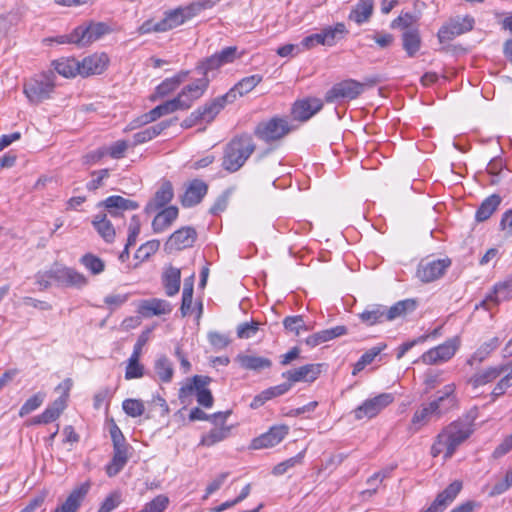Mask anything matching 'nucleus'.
I'll return each mask as SVG.
<instances>
[{"label": "nucleus", "mask_w": 512, "mask_h": 512, "mask_svg": "<svg viewBox=\"0 0 512 512\" xmlns=\"http://www.w3.org/2000/svg\"><path fill=\"white\" fill-rule=\"evenodd\" d=\"M374 0H359L355 7L351 10L348 19L361 25L369 21L373 14Z\"/></svg>", "instance_id": "obj_37"}, {"label": "nucleus", "mask_w": 512, "mask_h": 512, "mask_svg": "<svg viewBox=\"0 0 512 512\" xmlns=\"http://www.w3.org/2000/svg\"><path fill=\"white\" fill-rule=\"evenodd\" d=\"M323 107V102L319 98L309 97L297 100L291 109V114L295 120L304 122L318 113Z\"/></svg>", "instance_id": "obj_19"}, {"label": "nucleus", "mask_w": 512, "mask_h": 512, "mask_svg": "<svg viewBox=\"0 0 512 512\" xmlns=\"http://www.w3.org/2000/svg\"><path fill=\"white\" fill-rule=\"evenodd\" d=\"M54 74H43L25 83L24 94L33 104H38L48 99L54 90Z\"/></svg>", "instance_id": "obj_7"}, {"label": "nucleus", "mask_w": 512, "mask_h": 512, "mask_svg": "<svg viewBox=\"0 0 512 512\" xmlns=\"http://www.w3.org/2000/svg\"><path fill=\"white\" fill-rule=\"evenodd\" d=\"M291 130L292 128L285 118L273 117L259 122L254 129V135L266 143H272L284 138Z\"/></svg>", "instance_id": "obj_5"}, {"label": "nucleus", "mask_w": 512, "mask_h": 512, "mask_svg": "<svg viewBox=\"0 0 512 512\" xmlns=\"http://www.w3.org/2000/svg\"><path fill=\"white\" fill-rule=\"evenodd\" d=\"M191 8H178L166 13L165 17L160 20V30L163 32L174 29L182 25L186 20L192 17Z\"/></svg>", "instance_id": "obj_33"}, {"label": "nucleus", "mask_w": 512, "mask_h": 512, "mask_svg": "<svg viewBox=\"0 0 512 512\" xmlns=\"http://www.w3.org/2000/svg\"><path fill=\"white\" fill-rule=\"evenodd\" d=\"M193 299V284L185 283L183 292H182V303L180 307L181 315L183 317L187 316L190 313Z\"/></svg>", "instance_id": "obj_57"}, {"label": "nucleus", "mask_w": 512, "mask_h": 512, "mask_svg": "<svg viewBox=\"0 0 512 512\" xmlns=\"http://www.w3.org/2000/svg\"><path fill=\"white\" fill-rule=\"evenodd\" d=\"M237 360L242 368L247 370L260 371L270 368V359L256 355H238Z\"/></svg>", "instance_id": "obj_43"}, {"label": "nucleus", "mask_w": 512, "mask_h": 512, "mask_svg": "<svg viewBox=\"0 0 512 512\" xmlns=\"http://www.w3.org/2000/svg\"><path fill=\"white\" fill-rule=\"evenodd\" d=\"M512 296V280L498 283L494 286L492 293L480 303V305L490 310L492 307L497 306L500 302L510 299Z\"/></svg>", "instance_id": "obj_26"}, {"label": "nucleus", "mask_w": 512, "mask_h": 512, "mask_svg": "<svg viewBox=\"0 0 512 512\" xmlns=\"http://www.w3.org/2000/svg\"><path fill=\"white\" fill-rule=\"evenodd\" d=\"M229 433L230 427L228 426L216 427L202 436L200 445L208 447L213 446L226 439L229 436Z\"/></svg>", "instance_id": "obj_50"}, {"label": "nucleus", "mask_w": 512, "mask_h": 512, "mask_svg": "<svg viewBox=\"0 0 512 512\" xmlns=\"http://www.w3.org/2000/svg\"><path fill=\"white\" fill-rule=\"evenodd\" d=\"M169 503V499L165 495H158L151 502L147 503L144 510L147 512H163Z\"/></svg>", "instance_id": "obj_62"}, {"label": "nucleus", "mask_w": 512, "mask_h": 512, "mask_svg": "<svg viewBox=\"0 0 512 512\" xmlns=\"http://www.w3.org/2000/svg\"><path fill=\"white\" fill-rule=\"evenodd\" d=\"M450 265L451 260L449 258L421 261L417 268V277L426 283L435 281L443 276Z\"/></svg>", "instance_id": "obj_16"}, {"label": "nucleus", "mask_w": 512, "mask_h": 512, "mask_svg": "<svg viewBox=\"0 0 512 512\" xmlns=\"http://www.w3.org/2000/svg\"><path fill=\"white\" fill-rule=\"evenodd\" d=\"M283 325L286 330L294 332L296 335L300 334V330H308L301 315L286 317L283 320Z\"/></svg>", "instance_id": "obj_55"}, {"label": "nucleus", "mask_w": 512, "mask_h": 512, "mask_svg": "<svg viewBox=\"0 0 512 512\" xmlns=\"http://www.w3.org/2000/svg\"><path fill=\"white\" fill-rule=\"evenodd\" d=\"M174 196L172 184L165 181L161 184L160 188L156 191L153 199L147 204L145 211L147 213L155 212L168 204Z\"/></svg>", "instance_id": "obj_32"}, {"label": "nucleus", "mask_w": 512, "mask_h": 512, "mask_svg": "<svg viewBox=\"0 0 512 512\" xmlns=\"http://www.w3.org/2000/svg\"><path fill=\"white\" fill-rule=\"evenodd\" d=\"M259 323L256 321L244 322L237 327V336L240 339H249L253 337L259 329Z\"/></svg>", "instance_id": "obj_59"}, {"label": "nucleus", "mask_w": 512, "mask_h": 512, "mask_svg": "<svg viewBox=\"0 0 512 512\" xmlns=\"http://www.w3.org/2000/svg\"><path fill=\"white\" fill-rule=\"evenodd\" d=\"M500 344L498 337H493L489 341L484 342L470 357L467 361L469 365H473L475 362H483Z\"/></svg>", "instance_id": "obj_46"}, {"label": "nucleus", "mask_w": 512, "mask_h": 512, "mask_svg": "<svg viewBox=\"0 0 512 512\" xmlns=\"http://www.w3.org/2000/svg\"><path fill=\"white\" fill-rule=\"evenodd\" d=\"M376 80L369 79L366 82H358L354 79L343 80L333 85V87L326 92L325 101L333 103L337 100H354L361 95L367 87H373Z\"/></svg>", "instance_id": "obj_4"}, {"label": "nucleus", "mask_w": 512, "mask_h": 512, "mask_svg": "<svg viewBox=\"0 0 512 512\" xmlns=\"http://www.w3.org/2000/svg\"><path fill=\"white\" fill-rule=\"evenodd\" d=\"M240 57L236 46H229L222 49L220 52L213 54L210 57L203 59L196 66V70L200 74H208L209 71L220 68L223 65L232 63Z\"/></svg>", "instance_id": "obj_10"}, {"label": "nucleus", "mask_w": 512, "mask_h": 512, "mask_svg": "<svg viewBox=\"0 0 512 512\" xmlns=\"http://www.w3.org/2000/svg\"><path fill=\"white\" fill-rule=\"evenodd\" d=\"M121 503V495L119 492L109 494L102 502L98 512H112Z\"/></svg>", "instance_id": "obj_61"}, {"label": "nucleus", "mask_w": 512, "mask_h": 512, "mask_svg": "<svg viewBox=\"0 0 512 512\" xmlns=\"http://www.w3.org/2000/svg\"><path fill=\"white\" fill-rule=\"evenodd\" d=\"M58 74L70 78L79 75V61L75 58H61L53 62Z\"/></svg>", "instance_id": "obj_44"}, {"label": "nucleus", "mask_w": 512, "mask_h": 512, "mask_svg": "<svg viewBox=\"0 0 512 512\" xmlns=\"http://www.w3.org/2000/svg\"><path fill=\"white\" fill-rule=\"evenodd\" d=\"M154 369L160 381L164 383L171 382L174 369L171 361L166 356H161L155 361Z\"/></svg>", "instance_id": "obj_49"}, {"label": "nucleus", "mask_w": 512, "mask_h": 512, "mask_svg": "<svg viewBox=\"0 0 512 512\" xmlns=\"http://www.w3.org/2000/svg\"><path fill=\"white\" fill-rule=\"evenodd\" d=\"M461 489V481L455 480L452 482L445 490L437 495L434 502L430 505L431 510L434 512H443L446 506L453 502L456 496L460 493Z\"/></svg>", "instance_id": "obj_29"}, {"label": "nucleus", "mask_w": 512, "mask_h": 512, "mask_svg": "<svg viewBox=\"0 0 512 512\" xmlns=\"http://www.w3.org/2000/svg\"><path fill=\"white\" fill-rule=\"evenodd\" d=\"M386 348V344H378L377 346L372 347L368 351H366L360 359L354 364L352 375H357L361 372L367 365L371 364L374 359Z\"/></svg>", "instance_id": "obj_48"}, {"label": "nucleus", "mask_w": 512, "mask_h": 512, "mask_svg": "<svg viewBox=\"0 0 512 512\" xmlns=\"http://www.w3.org/2000/svg\"><path fill=\"white\" fill-rule=\"evenodd\" d=\"M302 459L303 454L299 453L298 455L277 464L272 470L273 475L280 476L285 474L289 469L295 467L298 464H301Z\"/></svg>", "instance_id": "obj_56"}, {"label": "nucleus", "mask_w": 512, "mask_h": 512, "mask_svg": "<svg viewBox=\"0 0 512 512\" xmlns=\"http://www.w3.org/2000/svg\"><path fill=\"white\" fill-rule=\"evenodd\" d=\"M67 394L57 398L42 414L32 419L33 424H48L55 421L66 408Z\"/></svg>", "instance_id": "obj_34"}, {"label": "nucleus", "mask_w": 512, "mask_h": 512, "mask_svg": "<svg viewBox=\"0 0 512 512\" xmlns=\"http://www.w3.org/2000/svg\"><path fill=\"white\" fill-rule=\"evenodd\" d=\"M208 340L210 344L218 350L226 348L230 343V339L227 335L214 331L208 333Z\"/></svg>", "instance_id": "obj_64"}, {"label": "nucleus", "mask_w": 512, "mask_h": 512, "mask_svg": "<svg viewBox=\"0 0 512 512\" xmlns=\"http://www.w3.org/2000/svg\"><path fill=\"white\" fill-rule=\"evenodd\" d=\"M102 205L107 210V216L109 215L112 218H122L123 212L136 210L139 207L137 202L118 195H113L106 198L102 202Z\"/></svg>", "instance_id": "obj_20"}, {"label": "nucleus", "mask_w": 512, "mask_h": 512, "mask_svg": "<svg viewBox=\"0 0 512 512\" xmlns=\"http://www.w3.org/2000/svg\"><path fill=\"white\" fill-rule=\"evenodd\" d=\"M476 412L471 411L456 421L446 426L437 436L435 443L431 448L433 457L444 453V457L450 458L457 447L462 444L473 433Z\"/></svg>", "instance_id": "obj_1"}, {"label": "nucleus", "mask_w": 512, "mask_h": 512, "mask_svg": "<svg viewBox=\"0 0 512 512\" xmlns=\"http://www.w3.org/2000/svg\"><path fill=\"white\" fill-rule=\"evenodd\" d=\"M508 370V365H499L494 367H488L483 369L477 373H475L470 379L468 383L472 385L474 388H478L480 386L486 385L488 383L493 382L497 379L502 373Z\"/></svg>", "instance_id": "obj_31"}, {"label": "nucleus", "mask_w": 512, "mask_h": 512, "mask_svg": "<svg viewBox=\"0 0 512 512\" xmlns=\"http://www.w3.org/2000/svg\"><path fill=\"white\" fill-rule=\"evenodd\" d=\"M130 449L127 442L113 444V458L106 467L110 477L117 475L124 468L129 459Z\"/></svg>", "instance_id": "obj_25"}, {"label": "nucleus", "mask_w": 512, "mask_h": 512, "mask_svg": "<svg viewBox=\"0 0 512 512\" xmlns=\"http://www.w3.org/2000/svg\"><path fill=\"white\" fill-rule=\"evenodd\" d=\"M474 23V19L470 16L450 19V21L443 25L439 30V41L441 43L448 42L459 35L471 31L473 29Z\"/></svg>", "instance_id": "obj_11"}, {"label": "nucleus", "mask_w": 512, "mask_h": 512, "mask_svg": "<svg viewBox=\"0 0 512 512\" xmlns=\"http://www.w3.org/2000/svg\"><path fill=\"white\" fill-rule=\"evenodd\" d=\"M80 262L85 266L86 269L91 271L92 274H100L105 269L104 262L93 254H85Z\"/></svg>", "instance_id": "obj_53"}, {"label": "nucleus", "mask_w": 512, "mask_h": 512, "mask_svg": "<svg viewBox=\"0 0 512 512\" xmlns=\"http://www.w3.org/2000/svg\"><path fill=\"white\" fill-rule=\"evenodd\" d=\"M52 277L59 285L82 288L87 284L86 277L73 268L55 264L52 266Z\"/></svg>", "instance_id": "obj_13"}, {"label": "nucleus", "mask_w": 512, "mask_h": 512, "mask_svg": "<svg viewBox=\"0 0 512 512\" xmlns=\"http://www.w3.org/2000/svg\"><path fill=\"white\" fill-rule=\"evenodd\" d=\"M108 56L104 53L93 54L79 61V75L87 77L90 75L101 74L107 67Z\"/></svg>", "instance_id": "obj_23"}, {"label": "nucleus", "mask_w": 512, "mask_h": 512, "mask_svg": "<svg viewBox=\"0 0 512 512\" xmlns=\"http://www.w3.org/2000/svg\"><path fill=\"white\" fill-rule=\"evenodd\" d=\"M211 378L208 376L195 375L189 379L180 389L178 398L183 405L191 402V396L195 393L199 405L204 408L213 406L214 398L211 391L207 388Z\"/></svg>", "instance_id": "obj_3"}, {"label": "nucleus", "mask_w": 512, "mask_h": 512, "mask_svg": "<svg viewBox=\"0 0 512 512\" xmlns=\"http://www.w3.org/2000/svg\"><path fill=\"white\" fill-rule=\"evenodd\" d=\"M347 33L344 23H336L334 26H328L322 29L319 33L311 34L305 37L300 45L304 50H309L317 45L332 46L336 43L339 37H343Z\"/></svg>", "instance_id": "obj_8"}, {"label": "nucleus", "mask_w": 512, "mask_h": 512, "mask_svg": "<svg viewBox=\"0 0 512 512\" xmlns=\"http://www.w3.org/2000/svg\"><path fill=\"white\" fill-rule=\"evenodd\" d=\"M111 32L110 27L103 22H91L87 26H79L73 30L66 40H61L60 43H73L79 46H86L94 41H97L102 36Z\"/></svg>", "instance_id": "obj_6"}, {"label": "nucleus", "mask_w": 512, "mask_h": 512, "mask_svg": "<svg viewBox=\"0 0 512 512\" xmlns=\"http://www.w3.org/2000/svg\"><path fill=\"white\" fill-rule=\"evenodd\" d=\"M432 418L439 419L440 416L437 412L436 404L430 402L426 405H423L414 413L412 417V423L414 425L423 426L427 424Z\"/></svg>", "instance_id": "obj_45"}, {"label": "nucleus", "mask_w": 512, "mask_h": 512, "mask_svg": "<svg viewBox=\"0 0 512 512\" xmlns=\"http://www.w3.org/2000/svg\"><path fill=\"white\" fill-rule=\"evenodd\" d=\"M180 269L170 266L165 270L162 276L165 292L168 296H174L180 289Z\"/></svg>", "instance_id": "obj_41"}, {"label": "nucleus", "mask_w": 512, "mask_h": 512, "mask_svg": "<svg viewBox=\"0 0 512 512\" xmlns=\"http://www.w3.org/2000/svg\"><path fill=\"white\" fill-rule=\"evenodd\" d=\"M256 149L252 136L242 134L234 137L224 149L222 167L233 173L238 171Z\"/></svg>", "instance_id": "obj_2"}, {"label": "nucleus", "mask_w": 512, "mask_h": 512, "mask_svg": "<svg viewBox=\"0 0 512 512\" xmlns=\"http://www.w3.org/2000/svg\"><path fill=\"white\" fill-rule=\"evenodd\" d=\"M415 309L416 301L413 299L398 301L391 307L386 306V319L387 321H393L397 318L404 317Z\"/></svg>", "instance_id": "obj_39"}, {"label": "nucleus", "mask_w": 512, "mask_h": 512, "mask_svg": "<svg viewBox=\"0 0 512 512\" xmlns=\"http://www.w3.org/2000/svg\"><path fill=\"white\" fill-rule=\"evenodd\" d=\"M171 120L162 121L156 125L148 127L140 132H137L133 135L134 145L143 144L147 141L152 140L156 136H158L162 131L171 126Z\"/></svg>", "instance_id": "obj_42"}, {"label": "nucleus", "mask_w": 512, "mask_h": 512, "mask_svg": "<svg viewBox=\"0 0 512 512\" xmlns=\"http://www.w3.org/2000/svg\"><path fill=\"white\" fill-rule=\"evenodd\" d=\"M197 233L192 227H182L175 231L167 240V250H182L191 247L196 241Z\"/></svg>", "instance_id": "obj_21"}, {"label": "nucleus", "mask_w": 512, "mask_h": 512, "mask_svg": "<svg viewBox=\"0 0 512 512\" xmlns=\"http://www.w3.org/2000/svg\"><path fill=\"white\" fill-rule=\"evenodd\" d=\"M393 400L394 396L391 393H382L367 399L353 410L354 418L356 420L371 419L391 404Z\"/></svg>", "instance_id": "obj_9"}, {"label": "nucleus", "mask_w": 512, "mask_h": 512, "mask_svg": "<svg viewBox=\"0 0 512 512\" xmlns=\"http://www.w3.org/2000/svg\"><path fill=\"white\" fill-rule=\"evenodd\" d=\"M403 48L409 57H413L420 49L421 39L417 29H408L402 35Z\"/></svg>", "instance_id": "obj_47"}, {"label": "nucleus", "mask_w": 512, "mask_h": 512, "mask_svg": "<svg viewBox=\"0 0 512 512\" xmlns=\"http://www.w3.org/2000/svg\"><path fill=\"white\" fill-rule=\"evenodd\" d=\"M437 406V412L441 417L451 409L457 406V397L455 395V385H445L441 390L437 392L435 400L431 401Z\"/></svg>", "instance_id": "obj_27"}, {"label": "nucleus", "mask_w": 512, "mask_h": 512, "mask_svg": "<svg viewBox=\"0 0 512 512\" xmlns=\"http://www.w3.org/2000/svg\"><path fill=\"white\" fill-rule=\"evenodd\" d=\"M124 412L133 418L140 417L145 412V406L142 400L139 399H126L122 403Z\"/></svg>", "instance_id": "obj_52"}, {"label": "nucleus", "mask_w": 512, "mask_h": 512, "mask_svg": "<svg viewBox=\"0 0 512 512\" xmlns=\"http://www.w3.org/2000/svg\"><path fill=\"white\" fill-rule=\"evenodd\" d=\"M90 487L91 484L88 481L75 487L70 492L66 500L60 506H58L54 512H77L81 506V503L88 494Z\"/></svg>", "instance_id": "obj_22"}, {"label": "nucleus", "mask_w": 512, "mask_h": 512, "mask_svg": "<svg viewBox=\"0 0 512 512\" xmlns=\"http://www.w3.org/2000/svg\"><path fill=\"white\" fill-rule=\"evenodd\" d=\"M221 110V104H218L216 99H213L212 101L206 103L204 106L192 112L186 119L183 120L181 126L183 128H190L199 122L210 123Z\"/></svg>", "instance_id": "obj_18"}, {"label": "nucleus", "mask_w": 512, "mask_h": 512, "mask_svg": "<svg viewBox=\"0 0 512 512\" xmlns=\"http://www.w3.org/2000/svg\"><path fill=\"white\" fill-rule=\"evenodd\" d=\"M458 348L457 340L450 339L445 343L425 352L420 360L426 365H436L451 359Z\"/></svg>", "instance_id": "obj_14"}, {"label": "nucleus", "mask_w": 512, "mask_h": 512, "mask_svg": "<svg viewBox=\"0 0 512 512\" xmlns=\"http://www.w3.org/2000/svg\"><path fill=\"white\" fill-rule=\"evenodd\" d=\"M45 398L44 393H37L30 397L26 402L22 405L19 411V415L21 417L31 413L32 411L36 410L38 407L41 406Z\"/></svg>", "instance_id": "obj_54"}, {"label": "nucleus", "mask_w": 512, "mask_h": 512, "mask_svg": "<svg viewBox=\"0 0 512 512\" xmlns=\"http://www.w3.org/2000/svg\"><path fill=\"white\" fill-rule=\"evenodd\" d=\"M171 311L172 306L169 302L163 299L153 298L143 300L139 305V313L144 317L169 314Z\"/></svg>", "instance_id": "obj_30"}, {"label": "nucleus", "mask_w": 512, "mask_h": 512, "mask_svg": "<svg viewBox=\"0 0 512 512\" xmlns=\"http://www.w3.org/2000/svg\"><path fill=\"white\" fill-rule=\"evenodd\" d=\"M179 214L176 206H169L162 209L154 217L152 221V229L155 233H161L167 230L172 223L177 219Z\"/></svg>", "instance_id": "obj_35"}, {"label": "nucleus", "mask_w": 512, "mask_h": 512, "mask_svg": "<svg viewBox=\"0 0 512 512\" xmlns=\"http://www.w3.org/2000/svg\"><path fill=\"white\" fill-rule=\"evenodd\" d=\"M160 246V242L158 240H151L140 246V248L136 252V258L138 259H147L150 255L154 254Z\"/></svg>", "instance_id": "obj_63"}, {"label": "nucleus", "mask_w": 512, "mask_h": 512, "mask_svg": "<svg viewBox=\"0 0 512 512\" xmlns=\"http://www.w3.org/2000/svg\"><path fill=\"white\" fill-rule=\"evenodd\" d=\"M321 373V364H307L294 370L286 371L282 377L286 378L288 383L312 382L317 379Z\"/></svg>", "instance_id": "obj_24"}, {"label": "nucleus", "mask_w": 512, "mask_h": 512, "mask_svg": "<svg viewBox=\"0 0 512 512\" xmlns=\"http://www.w3.org/2000/svg\"><path fill=\"white\" fill-rule=\"evenodd\" d=\"M359 318L368 326L384 323L387 321L386 306L381 304L369 305L362 313L359 314Z\"/></svg>", "instance_id": "obj_36"}, {"label": "nucleus", "mask_w": 512, "mask_h": 512, "mask_svg": "<svg viewBox=\"0 0 512 512\" xmlns=\"http://www.w3.org/2000/svg\"><path fill=\"white\" fill-rule=\"evenodd\" d=\"M512 387V370L510 369V372L503 376L495 385L491 395L493 399H496L503 394H505L506 390L508 388Z\"/></svg>", "instance_id": "obj_60"}, {"label": "nucleus", "mask_w": 512, "mask_h": 512, "mask_svg": "<svg viewBox=\"0 0 512 512\" xmlns=\"http://www.w3.org/2000/svg\"><path fill=\"white\" fill-rule=\"evenodd\" d=\"M179 103V100H175L174 98L172 100H168L165 103L156 106L155 108L149 111L150 119H152L154 122L162 116L168 115L177 110H181L178 105Z\"/></svg>", "instance_id": "obj_51"}, {"label": "nucleus", "mask_w": 512, "mask_h": 512, "mask_svg": "<svg viewBox=\"0 0 512 512\" xmlns=\"http://www.w3.org/2000/svg\"><path fill=\"white\" fill-rule=\"evenodd\" d=\"M289 427L286 425L272 426L269 431L254 438L250 447L254 450L272 448L278 445L288 434Z\"/></svg>", "instance_id": "obj_17"}, {"label": "nucleus", "mask_w": 512, "mask_h": 512, "mask_svg": "<svg viewBox=\"0 0 512 512\" xmlns=\"http://www.w3.org/2000/svg\"><path fill=\"white\" fill-rule=\"evenodd\" d=\"M208 186L205 182L199 179H194L188 185L184 195L181 198V203L184 207H192L201 202L206 195Z\"/></svg>", "instance_id": "obj_28"}, {"label": "nucleus", "mask_w": 512, "mask_h": 512, "mask_svg": "<svg viewBox=\"0 0 512 512\" xmlns=\"http://www.w3.org/2000/svg\"><path fill=\"white\" fill-rule=\"evenodd\" d=\"M144 374V367L139 363V359L129 358L125 371L127 380L141 378Z\"/></svg>", "instance_id": "obj_58"}, {"label": "nucleus", "mask_w": 512, "mask_h": 512, "mask_svg": "<svg viewBox=\"0 0 512 512\" xmlns=\"http://www.w3.org/2000/svg\"><path fill=\"white\" fill-rule=\"evenodd\" d=\"M502 198L498 194L487 197L476 211L475 218L478 222L486 221L498 209Z\"/></svg>", "instance_id": "obj_40"}, {"label": "nucleus", "mask_w": 512, "mask_h": 512, "mask_svg": "<svg viewBox=\"0 0 512 512\" xmlns=\"http://www.w3.org/2000/svg\"><path fill=\"white\" fill-rule=\"evenodd\" d=\"M209 78L207 74H202V77L193 83L185 86L179 93L175 100H179V107L181 110H186L191 107L192 103L199 99L207 90L209 85Z\"/></svg>", "instance_id": "obj_12"}, {"label": "nucleus", "mask_w": 512, "mask_h": 512, "mask_svg": "<svg viewBox=\"0 0 512 512\" xmlns=\"http://www.w3.org/2000/svg\"><path fill=\"white\" fill-rule=\"evenodd\" d=\"M92 224L99 235L107 242L111 243L115 239V229L111 221L107 218V214H97Z\"/></svg>", "instance_id": "obj_38"}, {"label": "nucleus", "mask_w": 512, "mask_h": 512, "mask_svg": "<svg viewBox=\"0 0 512 512\" xmlns=\"http://www.w3.org/2000/svg\"><path fill=\"white\" fill-rule=\"evenodd\" d=\"M262 76L255 74L240 80L230 91L225 95L215 98L218 104H221L223 109L227 103H232L236 100L237 96H243L252 91L260 82Z\"/></svg>", "instance_id": "obj_15"}]
</instances>
